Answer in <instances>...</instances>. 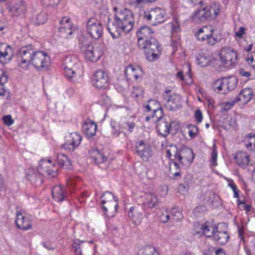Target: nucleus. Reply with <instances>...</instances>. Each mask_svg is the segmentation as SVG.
<instances>
[{"label":"nucleus","mask_w":255,"mask_h":255,"mask_svg":"<svg viewBox=\"0 0 255 255\" xmlns=\"http://www.w3.org/2000/svg\"><path fill=\"white\" fill-rule=\"evenodd\" d=\"M18 65L27 70L32 64L37 69L47 67L50 63L49 55L42 51H36L31 45L21 47L17 54Z\"/></svg>","instance_id":"f257e3e1"},{"label":"nucleus","mask_w":255,"mask_h":255,"mask_svg":"<svg viewBox=\"0 0 255 255\" xmlns=\"http://www.w3.org/2000/svg\"><path fill=\"white\" fill-rule=\"evenodd\" d=\"M114 13V21L108 29L113 38H118L122 32H129L134 24V17L133 12L128 8H119L113 7Z\"/></svg>","instance_id":"f03ea898"},{"label":"nucleus","mask_w":255,"mask_h":255,"mask_svg":"<svg viewBox=\"0 0 255 255\" xmlns=\"http://www.w3.org/2000/svg\"><path fill=\"white\" fill-rule=\"evenodd\" d=\"M62 66L65 77L72 82L77 81L82 74V64L74 56L66 57L63 60Z\"/></svg>","instance_id":"7ed1b4c3"},{"label":"nucleus","mask_w":255,"mask_h":255,"mask_svg":"<svg viewBox=\"0 0 255 255\" xmlns=\"http://www.w3.org/2000/svg\"><path fill=\"white\" fill-rule=\"evenodd\" d=\"M140 49L144 51L146 59L149 61L157 60L161 54V49L156 39L150 37L149 39L141 40L138 42Z\"/></svg>","instance_id":"20e7f679"},{"label":"nucleus","mask_w":255,"mask_h":255,"mask_svg":"<svg viewBox=\"0 0 255 255\" xmlns=\"http://www.w3.org/2000/svg\"><path fill=\"white\" fill-rule=\"evenodd\" d=\"M80 41L84 48L85 58L92 62H96L102 56L103 53V46L99 44L92 45L91 41L87 38L85 39V36L81 35Z\"/></svg>","instance_id":"39448f33"},{"label":"nucleus","mask_w":255,"mask_h":255,"mask_svg":"<svg viewBox=\"0 0 255 255\" xmlns=\"http://www.w3.org/2000/svg\"><path fill=\"white\" fill-rule=\"evenodd\" d=\"M197 39L205 44L212 46L220 41L221 37L215 33L214 28L211 25L203 26L195 33Z\"/></svg>","instance_id":"423d86ee"},{"label":"nucleus","mask_w":255,"mask_h":255,"mask_svg":"<svg viewBox=\"0 0 255 255\" xmlns=\"http://www.w3.org/2000/svg\"><path fill=\"white\" fill-rule=\"evenodd\" d=\"M237 84V80L235 77H224L215 80L212 84L213 91L220 94H227L233 90Z\"/></svg>","instance_id":"0eeeda50"},{"label":"nucleus","mask_w":255,"mask_h":255,"mask_svg":"<svg viewBox=\"0 0 255 255\" xmlns=\"http://www.w3.org/2000/svg\"><path fill=\"white\" fill-rule=\"evenodd\" d=\"M144 112H152L151 115L147 116L145 118L144 124L148 122L155 123L163 116L162 110L160 105L157 101L153 99L149 100L143 105Z\"/></svg>","instance_id":"6e6552de"},{"label":"nucleus","mask_w":255,"mask_h":255,"mask_svg":"<svg viewBox=\"0 0 255 255\" xmlns=\"http://www.w3.org/2000/svg\"><path fill=\"white\" fill-rule=\"evenodd\" d=\"M103 26L101 23L95 18L90 19L87 22V33H83L82 35L85 36V39L87 38L91 41V39H98L103 34Z\"/></svg>","instance_id":"1a4fd4ad"},{"label":"nucleus","mask_w":255,"mask_h":255,"mask_svg":"<svg viewBox=\"0 0 255 255\" xmlns=\"http://www.w3.org/2000/svg\"><path fill=\"white\" fill-rule=\"evenodd\" d=\"M156 125V129L158 133L161 135L163 137H166L169 133L170 129L175 125V129L179 128V125L177 123L172 121L168 122L165 118H161L158 120L154 123L148 122L146 124H144L148 128H150L154 127L155 124Z\"/></svg>","instance_id":"9d476101"},{"label":"nucleus","mask_w":255,"mask_h":255,"mask_svg":"<svg viewBox=\"0 0 255 255\" xmlns=\"http://www.w3.org/2000/svg\"><path fill=\"white\" fill-rule=\"evenodd\" d=\"M220 60L222 64L228 67L237 62V55L235 50L230 47H223L219 54Z\"/></svg>","instance_id":"9b49d317"},{"label":"nucleus","mask_w":255,"mask_h":255,"mask_svg":"<svg viewBox=\"0 0 255 255\" xmlns=\"http://www.w3.org/2000/svg\"><path fill=\"white\" fill-rule=\"evenodd\" d=\"M58 169L56 161L51 159H43L40 161L37 170L43 176L46 175L54 177L56 175Z\"/></svg>","instance_id":"f8f14e48"},{"label":"nucleus","mask_w":255,"mask_h":255,"mask_svg":"<svg viewBox=\"0 0 255 255\" xmlns=\"http://www.w3.org/2000/svg\"><path fill=\"white\" fill-rule=\"evenodd\" d=\"M164 10L155 7L149 11L144 12V18L154 25L165 21L166 16Z\"/></svg>","instance_id":"ddd939ff"},{"label":"nucleus","mask_w":255,"mask_h":255,"mask_svg":"<svg viewBox=\"0 0 255 255\" xmlns=\"http://www.w3.org/2000/svg\"><path fill=\"white\" fill-rule=\"evenodd\" d=\"M82 135L78 132L68 133L65 136V143L63 147L69 152L73 151L81 142Z\"/></svg>","instance_id":"4468645a"},{"label":"nucleus","mask_w":255,"mask_h":255,"mask_svg":"<svg viewBox=\"0 0 255 255\" xmlns=\"http://www.w3.org/2000/svg\"><path fill=\"white\" fill-rule=\"evenodd\" d=\"M136 149L138 155L145 161H148L152 156L151 146L143 140H138L136 143Z\"/></svg>","instance_id":"2eb2a0df"},{"label":"nucleus","mask_w":255,"mask_h":255,"mask_svg":"<svg viewBox=\"0 0 255 255\" xmlns=\"http://www.w3.org/2000/svg\"><path fill=\"white\" fill-rule=\"evenodd\" d=\"M15 222L17 227L22 230H29L32 228V220L24 212H16Z\"/></svg>","instance_id":"dca6fc26"},{"label":"nucleus","mask_w":255,"mask_h":255,"mask_svg":"<svg viewBox=\"0 0 255 255\" xmlns=\"http://www.w3.org/2000/svg\"><path fill=\"white\" fill-rule=\"evenodd\" d=\"M92 81L93 85L99 89H105L109 85L108 74L101 70H97L95 72Z\"/></svg>","instance_id":"f3484780"},{"label":"nucleus","mask_w":255,"mask_h":255,"mask_svg":"<svg viewBox=\"0 0 255 255\" xmlns=\"http://www.w3.org/2000/svg\"><path fill=\"white\" fill-rule=\"evenodd\" d=\"M125 74L128 79L131 81H140L143 76L141 68L137 65L130 64L125 69Z\"/></svg>","instance_id":"a211bd4d"},{"label":"nucleus","mask_w":255,"mask_h":255,"mask_svg":"<svg viewBox=\"0 0 255 255\" xmlns=\"http://www.w3.org/2000/svg\"><path fill=\"white\" fill-rule=\"evenodd\" d=\"M194 227L199 228V230L196 231L194 229L192 231L193 234L197 235L202 233L205 236L212 239L214 237V233L218 229L216 226H214L212 223L209 222H207L202 225L197 223L194 224Z\"/></svg>","instance_id":"6ab92c4d"},{"label":"nucleus","mask_w":255,"mask_h":255,"mask_svg":"<svg viewBox=\"0 0 255 255\" xmlns=\"http://www.w3.org/2000/svg\"><path fill=\"white\" fill-rule=\"evenodd\" d=\"M59 22L60 26L59 27V31L60 36L64 38H71L73 29L70 18L64 16L62 18Z\"/></svg>","instance_id":"aec40b11"},{"label":"nucleus","mask_w":255,"mask_h":255,"mask_svg":"<svg viewBox=\"0 0 255 255\" xmlns=\"http://www.w3.org/2000/svg\"><path fill=\"white\" fill-rule=\"evenodd\" d=\"M13 56L11 47L5 44H0V62L2 64L9 63Z\"/></svg>","instance_id":"412c9836"},{"label":"nucleus","mask_w":255,"mask_h":255,"mask_svg":"<svg viewBox=\"0 0 255 255\" xmlns=\"http://www.w3.org/2000/svg\"><path fill=\"white\" fill-rule=\"evenodd\" d=\"M89 155L93 162L97 164L104 163L107 161L108 156L103 151L97 148H92L89 151Z\"/></svg>","instance_id":"4be33fe9"},{"label":"nucleus","mask_w":255,"mask_h":255,"mask_svg":"<svg viewBox=\"0 0 255 255\" xmlns=\"http://www.w3.org/2000/svg\"><path fill=\"white\" fill-rule=\"evenodd\" d=\"M237 164L242 168H246L250 164V157L246 152L239 151L235 157Z\"/></svg>","instance_id":"5701e85b"},{"label":"nucleus","mask_w":255,"mask_h":255,"mask_svg":"<svg viewBox=\"0 0 255 255\" xmlns=\"http://www.w3.org/2000/svg\"><path fill=\"white\" fill-rule=\"evenodd\" d=\"M101 199L102 205H105L106 203L112 204L113 206H114L115 210H117L118 208V198L111 192L109 191L104 192L102 195Z\"/></svg>","instance_id":"b1692460"},{"label":"nucleus","mask_w":255,"mask_h":255,"mask_svg":"<svg viewBox=\"0 0 255 255\" xmlns=\"http://www.w3.org/2000/svg\"><path fill=\"white\" fill-rule=\"evenodd\" d=\"M52 194L53 199L57 202L63 201L67 197V193L61 185L55 186L52 190Z\"/></svg>","instance_id":"393cba45"},{"label":"nucleus","mask_w":255,"mask_h":255,"mask_svg":"<svg viewBox=\"0 0 255 255\" xmlns=\"http://www.w3.org/2000/svg\"><path fill=\"white\" fill-rule=\"evenodd\" d=\"M128 216L130 220L136 226L139 225L142 221V214L135 207H130Z\"/></svg>","instance_id":"a878e982"},{"label":"nucleus","mask_w":255,"mask_h":255,"mask_svg":"<svg viewBox=\"0 0 255 255\" xmlns=\"http://www.w3.org/2000/svg\"><path fill=\"white\" fill-rule=\"evenodd\" d=\"M154 29L148 26H142L137 32L138 41L141 40L149 39L150 37H153L151 35L154 33Z\"/></svg>","instance_id":"bb28decb"},{"label":"nucleus","mask_w":255,"mask_h":255,"mask_svg":"<svg viewBox=\"0 0 255 255\" xmlns=\"http://www.w3.org/2000/svg\"><path fill=\"white\" fill-rule=\"evenodd\" d=\"M97 128V124L90 120L85 121L82 126L83 132L89 137L95 134Z\"/></svg>","instance_id":"cd10ccee"},{"label":"nucleus","mask_w":255,"mask_h":255,"mask_svg":"<svg viewBox=\"0 0 255 255\" xmlns=\"http://www.w3.org/2000/svg\"><path fill=\"white\" fill-rule=\"evenodd\" d=\"M194 158L193 150L189 147L184 146L180 150V155L179 156V161L183 163V159H185L188 162H192Z\"/></svg>","instance_id":"c85d7f7f"},{"label":"nucleus","mask_w":255,"mask_h":255,"mask_svg":"<svg viewBox=\"0 0 255 255\" xmlns=\"http://www.w3.org/2000/svg\"><path fill=\"white\" fill-rule=\"evenodd\" d=\"M251 100L250 97H238L234 101L231 102H223L220 104L222 111H228L231 109L235 103L243 101L242 103L243 105L247 104Z\"/></svg>","instance_id":"c756f323"},{"label":"nucleus","mask_w":255,"mask_h":255,"mask_svg":"<svg viewBox=\"0 0 255 255\" xmlns=\"http://www.w3.org/2000/svg\"><path fill=\"white\" fill-rule=\"evenodd\" d=\"M230 236L226 231H220L218 229L214 233L212 240L220 245H224L229 241Z\"/></svg>","instance_id":"7c9ffc66"},{"label":"nucleus","mask_w":255,"mask_h":255,"mask_svg":"<svg viewBox=\"0 0 255 255\" xmlns=\"http://www.w3.org/2000/svg\"><path fill=\"white\" fill-rule=\"evenodd\" d=\"M157 202V198L153 193L146 194L144 196L142 203L143 208L145 210L153 208Z\"/></svg>","instance_id":"2f4dec72"},{"label":"nucleus","mask_w":255,"mask_h":255,"mask_svg":"<svg viewBox=\"0 0 255 255\" xmlns=\"http://www.w3.org/2000/svg\"><path fill=\"white\" fill-rule=\"evenodd\" d=\"M135 117L130 116L125 119L120 125L121 128L132 132L133 131L135 124Z\"/></svg>","instance_id":"473e14b6"},{"label":"nucleus","mask_w":255,"mask_h":255,"mask_svg":"<svg viewBox=\"0 0 255 255\" xmlns=\"http://www.w3.org/2000/svg\"><path fill=\"white\" fill-rule=\"evenodd\" d=\"M202 8L195 11L193 18L195 20H198L200 21H204L207 19H210V13L207 11V8L205 7L204 4H201Z\"/></svg>","instance_id":"72a5a7b5"},{"label":"nucleus","mask_w":255,"mask_h":255,"mask_svg":"<svg viewBox=\"0 0 255 255\" xmlns=\"http://www.w3.org/2000/svg\"><path fill=\"white\" fill-rule=\"evenodd\" d=\"M205 7L207 8V11L210 13V18L212 19L216 17L220 10V5L218 3H212L209 5L207 1L204 3Z\"/></svg>","instance_id":"f704fd0d"},{"label":"nucleus","mask_w":255,"mask_h":255,"mask_svg":"<svg viewBox=\"0 0 255 255\" xmlns=\"http://www.w3.org/2000/svg\"><path fill=\"white\" fill-rule=\"evenodd\" d=\"M195 57L197 64L201 67H206L210 63V58L205 55L203 50H198Z\"/></svg>","instance_id":"c9c22d12"},{"label":"nucleus","mask_w":255,"mask_h":255,"mask_svg":"<svg viewBox=\"0 0 255 255\" xmlns=\"http://www.w3.org/2000/svg\"><path fill=\"white\" fill-rule=\"evenodd\" d=\"M26 178L32 184L39 185L42 183V180L40 175L37 174L32 169H29L26 173Z\"/></svg>","instance_id":"e433bc0d"},{"label":"nucleus","mask_w":255,"mask_h":255,"mask_svg":"<svg viewBox=\"0 0 255 255\" xmlns=\"http://www.w3.org/2000/svg\"><path fill=\"white\" fill-rule=\"evenodd\" d=\"M8 76L5 72L0 69V96L6 94V91L4 89L3 85L7 82Z\"/></svg>","instance_id":"4c0bfd02"},{"label":"nucleus","mask_w":255,"mask_h":255,"mask_svg":"<svg viewBox=\"0 0 255 255\" xmlns=\"http://www.w3.org/2000/svg\"><path fill=\"white\" fill-rule=\"evenodd\" d=\"M246 146L248 149H255V133H251L246 136Z\"/></svg>","instance_id":"58836bf2"},{"label":"nucleus","mask_w":255,"mask_h":255,"mask_svg":"<svg viewBox=\"0 0 255 255\" xmlns=\"http://www.w3.org/2000/svg\"><path fill=\"white\" fill-rule=\"evenodd\" d=\"M57 164H56L58 166L64 167L68 166L70 164V161L68 157L62 153H59L57 156Z\"/></svg>","instance_id":"ea45409f"},{"label":"nucleus","mask_w":255,"mask_h":255,"mask_svg":"<svg viewBox=\"0 0 255 255\" xmlns=\"http://www.w3.org/2000/svg\"><path fill=\"white\" fill-rule=\"evenodd\" d=\"M137 255H159L155 248L148 246L143 249L140 250Z\"/></svg>","instance_id":"a19ab883"},{"label":"nucleus","mask_w":255,"mask_h":255,"mask_svg":"<svg viewBox=\"0 0 255 255\" xmlns=\"http://www.w3.org/2000/svg\"><path fill=\"white\" fill-rule=\"evenodd\" d=\"M11 10L13 12V14L15 15L23 16L26 11V8L25 5L22 4L18 6H15L11 9Z\"/></svg>","instance_id":"79ce46f5"},{"label":"nucleus","mask_w":255,"mask_h":255,"mask_svg":"<svg viewBox=\"0 0 255 255\" xmlns=\"http://www.w3.org/2000/svg\"><path fill=\"white\" fill-rule=\"evenodd\" d=\"M171 212L174 220L179 221L183 218L182 213L178 207H172L171 209Z\"/></svg>","instance_id":"37998d69"},{"label":"nucleus","mask_w":255,"mask_h":255,"mask_svg":"<svg viewBox=\"0 0 255 255\" xmlns=\"http://www.w3.org/2000/svg\"><path fill=\"white\" fill-rule=\"evenodd\" d=\"M188 129V134L191 138H194L199 134V128L197 127L192 124H189L187 126Z\"/></svg>","instance_id":"c03bdc74"},{"label":"nucleus","mask_w":255,"mask_h":255,"mask_svg":"<svg viewBox=\"0 0 255 255\" xmlns=\"http://www.w3.org/2000/svg\"><path fill=\"white\" fill-rule=\"evenodd\" d=\"M217 156L218 152L217 151V147L215 144L213 145V150L211 154L210 164L212 166H215L217 165Z\"/></svg>","instance_id":"a18cd8bd"},{"label":"nucleus","mask_w":255,"mask_h":255,"mask_svg":"<svg viewBox=\"0 0 255 255\" xmlns=\"http://www.w3.org/2000/svg\"><path fill=\"white\" fill-rule=\"evenodd\" d=\"M158 218L160 222L166 223L169 221L170 217L167 210H164L161 211V213L158 215Z\"/></svg>","instance_id":"49530a36"},{"label":"nucleus","mask_w":255,"mask_h":255,"mask_svg":"<svg viewBox=\"0 0 255 255\" xmlns=\"http://www.w3.org/2000/svg\"><path fill=\"white\" fill-rule=\"evenodd\" d=\"M188 72L184 75V80H183L184 83L186 85H190L193 82V80L191 76V68L190 64L187 65Z\"/></svg>","instance_id":"de8ad7c7"},{"label":"nucleus","mask_w":255,"mask_h":255,"mask_svg":"<svg viewBox=\"0 0 255 255\" xmlns=\"http://www.w3.org/2000/svg\"><path fill=\"white\" fill-rule=\"evenodd\" d=\"M167 99H165L168 103H169V105L172 107V109L175 108H179L181 107V103L179 102L178 104H176L174 101L176 100V99H178L179 97H166Z\"/></svg>","instance_id":"09e8293b"},{"label":"nucleus","mask_w":255,"mask_h":255,"mask_svg":"<svg viewBox=\"0 0 255 255\" xmlns=\"http://www.w3.org/2000/svg\"><path fill=\"white\" fill-rule=\"evenodd\" d=\"M178 191L183 195H186L188 193L189 187L185 184H180L178 186Z\"/></svg>","instance_id":"8fccbe9b"},{"label":"nucleus","mask_w":255,"mask_h":255,"mask_svg":"<svg viewBox=\"0 0 255 255\" xmlns=\"http://www.w3.org/2000/svg\"><path fill=\"white\" fill-rule=\"evenodd\" d=\"M145 2L144 0H129V5L134 8H139Z\"/></svg>","instance_id":"3c124183"},{"label":"nucleus","mask_w":255,"mask_h":255,"mask_svg":"<svg viewBox=\"0 0 255 255\" xmlns=\"http://www.w3.org/2000/svg\"><path fill=\"white\" fill-rule=\"evenodd\" d=\"M112 130L111 131V134L113 137H117L121 133L119 130L118 127H117L114 123H111Z\"/></svg>","instance_id":"603ef678"},{"label":"nucleus","mask_w":255,"mask_h":255,"mask_svg":"<svg viewBox=\"0 0 255 255\" xmlns=\"http://www.w3.org/2000/svg\"><path fill=\"white\" fill-rule=\"evenodd\" d=\"M80 181V178L77 176H72L66 180L67 185L68 186H74Z\"/></svg>","instance_id":"864d4df0"},{"label":"nucleus","mask_w":255,"mask_h":255,"mask_svg":"<svg viewBox=\"0 0 255 255\" xmlns=\"http://www.w3.org/2000/svg\"><path fill=\"white\" fill-rule=\"evenodd\" d=\"M2 120L4 124L7 126H11L14 123V120L10 115L3 116Z\"/></svg>","instance_id":"5fc2aeb1"},{"label":"nucleus","mask_w":255,"mask_h":255,"mask_svg":"<svg viewBox=\"0 0 255 255\" xmlns=\"http://www.w3.org/2000/svg\"><path fill=\"white\" fill-rule=\"evenodd\" d=\"M248 64L255 70V52L247 58Z\"/></svg>","instance_id":"6e6d98bb"},{"label":"nucleus","mask_w":255,"mask_h":255,"mask_svg":"<svg viewBox=\"0 0 255 255\" xmlns=\"http://www.w3.org/2000/svg\"><path fill=\"white\" fill-rule=\"evenodd\" d=\"M46 18L44 13H40L36 16V23L37 24H43L46 21Z\"/></svg>","instance_id":"4d7b16f0"},{"label":"nucleus","mask_w":255,"mask_h":255,"mask_svg":"<svg viewBox=\"0 0 255 255\" xmlns=\"http://www.w3.org/2000/svg\"><path fill=\"white\" fill-rule=\"evenodd\" d=\"M246 28L243 26L239 27V29L235 32V37L242 38L245 34Z\"/></svg>","instance_id":"13d9d810"},{"label":"nucleus","mask_w":255,"mask_h":255,"mask_svg":"<svg viewBox=\"0 0 255 255\" xmlns=\"http://www.w3.org/2000/svg\"><path fill=\"white\" fill-rule=\"evenodd\" d=\"M194 117L198 124L202 122L203 120V115L201 110H197L195 112Z\"/></svg>","instance_id":"bf43d9fd"},{"label":"nucleus","mask_w":255,"mask_h":255,"mask_svg":"<svg viewBox=\"0 0 255 255\" xmlns=\"http://www.w3.org/2000/svg\"><path fill=\"white\" fill-rule=\"evenodd\" d=\"M176 151V145H171L169 148L166 150L165 156L169 159H171L172 156V152Z\"/></svg>","instance_id":"052dcab7"},{"label":"nucleus","mask_w":255,"mask_h":255,"mask_svg":"<svg viewBox=\"0 0 255 255\" xmlns=\"http://www.w3.org/2000/svg\"><path fill=\"white\" fill-rule=\"evenodd\" d=\"M238 72L240 75L243 77L247 78L248 80L251 79L250 77L251 76V74L248 71L245 70L243 68H240L238 70Z\"/></svg>","instance_id":"680f3d73"},{"label":"nucleus","mask_w":255,"mask_h":255,"mask_svg":"<svg viewBox=\"0 0 255 255\" xmlns=\"http://www.w3.org/2000/svg\"><path fill=\"white\" fill-rule=\"evenodd\" d=\"M106 205H102V208L103 211L105 213H107L109 209H112L114 208V206H113L112 204H109V203H106Z\"/></svg>","instance_id":"e2e57ef3"},{"label":"nucleus","mask_w":255,"mask_h":255,"mask_svg":"<svg viewBox=\"0 0 255 255\" xmlns=\"http://www.w3.org/2000/svg\"><path fill=\"white\" fill-rule=\"evenodd\" d=\"M44 2V4L46 5H54L55 4H57L59 0H42Z\"/></svg>","instance_id":"0e129e2a"},{"label":"nucleus","mask_w":255,"mask_h":255,"mask_svg":"<svg viewBox=\"0 0 255 255\" xmlns=\"http://www.w3.org/2000/svg\"><path fill=\"white\" fill-rule=\"evenodd\" d=\"M43 247L49 250H54L55 248V247L51 245L49 242H44L42 243Z\"/></svg>","instance_id":"69168bd1"},{"label":"nucleus","mask_w":255,"mask_h":255,"mask_svg":"<svg viewBox=\"0 0 255 255\" xmlns=\"http://www.w3.org/2000/svg\"><path fill=\"white\" fill-rule=\"evenodd\" d=\"M215 255H226V253L224 249L218 248L215 251Z\"/></svg>","instance_id":"338daca9"},{"label":"nucleus","mask_w":255,"mask_h":255,"mask_svg":"<svg viewBox=\"0 0 255 255\" xmlns=\"http://www.w3.org/2000/svg\"><path fill=\"white\" fill-rule=\"evenodd\" d=\"M204 255H215V251L213 248H209L204 251Z\"/></svg>","instance_id":"774afa93"}]
</instances>
